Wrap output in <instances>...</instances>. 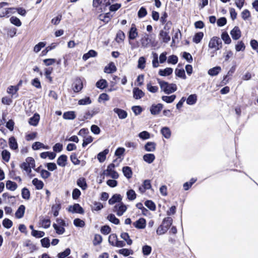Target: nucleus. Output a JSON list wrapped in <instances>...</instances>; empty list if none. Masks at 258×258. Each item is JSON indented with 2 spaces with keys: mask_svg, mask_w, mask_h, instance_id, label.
Listing matches in <instances>:
<instances>
[{
  "mask_svg": "<svg viewBox=\"0 0 258 258\" xmlns=\"http://www.w3.org/2000/svg\"><path fill=\"white\" fill-rule=\"evenodd\" d=\"M157 81L161 89L167 94L174 92L177 90V87L175 84H169L168 82L162 81L159 79H157Z\"/></svg>",
  "mask_w": 258,
  "mask_h": 258,
  "instance_id": "1",
  "label": "nucleus"
},
{
  "mask_svg": "<svg viewBox=\"0 0 258 258\" xmlns=\"http://www.w3.org/2000/svg\"><path fill=\"white\" fill-rule=\"evenodd\" d=\"M141 43L142 47L144 48H148L150 46L154 47L156 45L155 39L152 37V35L146 33L141 39Z\"/></svg>",
  "mask_w": 258,
  "mask_h": 258,
  "instance_id": "2",
  "label": "nucleus"
},
{
  "mask_svg": "<svg viewBox=\"0 0 258 258\" xmlns=\"http://www.w3.org/2000/svg\"><path fill=\"white\" fill-rule=\"evenodd\" d=\"M209 47L211 48H215V51L222 48V41L220 38L213 37L210 40Z\"/></svg>",
  "mask_w": 258,
  "mask_h": 258,
  "instance_id": "3",
  "label": "nucleus"
},
{
  "mask_svg": "<svg viewBox=\"0 0 258 258\" xmlns=\"http://www.w3.org/2000/svg\"><path fill=\"white\" fill-rule=\"evenodd\" d=\"M100 111V109L98 107L93 108L91 110H89L85 113V114L82 118V120L84 121L86 119H91L94 115L98 113Z\"/></svg>",
  "mask_w": 258,
  "mask_h": 258,
  "instance_id": "4",
  "label": "nucleus"
},
{
  "mask_svg": "<svg viewBox=\"0 0 258 258\" xmlns=\"http://www.w3.org/2000/svg\"><path fill=\"white\" fill-rule=\"evenodd\" d=\"M163 108V105L161 103L153 104L150 107V111L152 115H156L161 112Z\"/></svg>",
  "mask_w": 258,
  "mask_h": 258,
  "instance_id": "5",
  "label": "nucleus"
},
{
  "mask_svg": "<svg viewBox=\"0 0 258 258\" xmlns=\"http://www.w3.org/2000/svg\"><path fill=\"white\" fill-rule=\"evenodd\" d=\"M68 211L73 213H78L83 214L84 213V210L79 204H75L73 206L69 207Z\"/></svg>",
  "mask_w": 258,
  "mask_h": 258,
  "instance_id": "6",
  "label": "nucleus"
},
{
  "mask_svg": "<svg viewBox=\"0 0 258 258\" xmlns=\"http://www.w3.org/2000/svg\"><path fill=\"white\" fill-rule=\"evenodd\" d=\"M73 89L74 92H80L83 88V82L82 79L79 77L76 78L73 83Z\"/></svg>",
  "mask_w": 258,
  "mask_h": 258,
  "instance_id": "7",
  "label": "nucleus"
},
{
  "mask_svg": "<svg viewBox=\"0 0 258 258\" xmlns=\"http://www.w3.org/2000/svg\"><path fill=\"white\" fill-rule=\"evenodd\" d=\"M114 208L117 211V215L118 216H122L127 209L126 206L122 202H120L118 205H115Z\"/></svg>",
  "mask_w": 258,
  "mask_h": 258,
  "instance_id": "8",
  "label": "nucleus"
},
{
  "mask_svg": "<svg viewBox=\"0 0 258 258\" xmlns=\"http://www.w3.org/2000/svg\"><path fill=\"white\" fill-rule=\"evenodd\" d=\"M230 34L234 40H238L241 37V31L238 26H235L231 31Z\"/></svg>",
  "mask_w": 258,
  "mask_h": 258,
  "instance_id": "9",
  "label": "nucleus"
},
{
  "mask_svg": "<svg viewBox=\"0 0 258 258\" xmlns=\"http://www.w3.org/2000/svg\"><path fill=\"white\" fill-rule=\"evenodd\" d=\"M133 225L138 229H144L146 227V221L143 218H141L135 222L133 223Z\"/></svg>",
  "mask_w": 258,
  "mask_h": 258,
  "instance_id": "10",
  "label": "nucleus"
},
{
  "mask_svg": "<svg viewBox=\"0 0 258 258\" xmlns=\"http://www.w3.org/2000/svg\"><path fill=\"white\" fill-rule=\"evenodd\" d=\"M169 31H164L163 30L160 31L159 37L164 43H168L170 40V37L169 35Z\"/></svg>",
  "mask_w": 258,
  "mask_h": 258,
  "instance_id": "11",
  "label": "nucleus"
},
{
  "mask_svg": "<svg viewBox=\"0 0 258 258\" xmlns=\"http://www.w3.org/2000/svg\"><path fill=\"white\" fill-rule=\"evenodd\" d=\"M133 97L136 99H140L145 95V93L142 91V90L137 87L133 89Z\"/></svg>",
  "mask_w": 258,
  "mask_h": 258,
  "instance_id": "12",
  "label": "nucleus"
},
{
  "mask_svg": "<svg viewBox=\"0 0 258 258\" xmlns=\"http://www.w3.org/2000/svg\"><path fill=\"white\" fill-rule=\"evenodd\" d=\"M138 35L137 28L135 24H133L129 31L128 38L130 40L135 39Z\"/></svg>",
  "mask_w": 258,
  "mask_h": 258,
  "instance_id": "13",
  "label": "nucleus"
},
{
  "mask_svg": "<svg viewBox=\"0 0 258 258\" xmlns=\"http://www.w3.org/2000/svg\"><path fill=\"white\" fill-rule=\"evenodd\" d=\"M113 111L118 115L119 118L121 119L125 118L127 116L126 111L120 108H114Z\"/></svg>",
  "mask_w": 258,
  "mask_h": 258,
  "instance_id": "14",
  "label": "nucleus"
},
{
  "mask_svg": "<svg viewBox=\"0 0 258 258\" xmlns=\"http://www.w3.org/2000/svg\"><path fill=\"white\" fill-rule=\"evenodd\" d=\"M68 157L66 155H60L57 160V164L61 167H65L67 165Z\"/></svg>",
  "mask_w": 258,
  "mask_h": 258,
  "instance_id": "15",
  "label": "nucleus"
},
{
  "mask_svg": "<svg viewBox=\"0 0 258 258\" xmlns=\"http://www.w3.org/2000/svg\"><path fill=\"white\" fill-rule=\"evenodd\" d=\"M25 207L24 205H20L15 213V216L17 218L21 219L24 215Z\"/></svg>",
  "mask_w": 258,
  "mask_h": 258,
  "instance_id": "16",
  "label": "nucleus"
},
{
  "mask_svg": "<svg viewBox=\"0 0 258 258\" xmlns=\"http://www.w3.org/2000/svg\"><path fill=\"white\" fill-rule=\"evenodd\" d=\"M122 200V197L119 194H114L112 197L109 200L108 203L109 205H113L115 203H120Z\"/></svg>",
  "mask_w": 258,
  "mask_h": 258,
  "instance_id": "17",
  "label": "nucleus"
},
{
  "mask_svg": "<svg viewBox=\"0 0 258 258\" xmlns=\"http://www.w3.org/2000/svg\"><path fill=\"white\" fill-rule=\"evenodd\" d=\"M40 119V116L38 113H35L34 115L30 117L29 120V123L30 124L33 126L37 125L38 122Z\"/></svg>",
  "mask_w": 258,
  "mask_h": 258,
  "instance_id": "18",
  "label": "nucleus"
},
{
  "mask_svg": "<svg viewBox=\"0 0 258 258\" xmlns=\"http://www.w3.org/2000/svg\"><path fill=\"white\" fill-rule=\"evenodd\" d=\"M109 153V150L108 149H106L104 150L102 152L99 153L97 155V159L98 161L102 163L104 162L106 159V155Z\"/></svg>",
  "mask_w": 258,
  "mask_h": 258,
  "instance_id": "19",
  "label": "nucleus"
},
{
  "mask_svg": "<svg viewBox=\"0 0 258 258\" xmlns=\"http://www.w3.org/2000/svg\"><path fill=\"white\" fill-rule=\"evenodd\" d=\"M156 144L155 142H149L145 145V149L148 152H153L156 150Z\"/></svg>",
  "mask_w": 258,
  "mask_h": 258,
  "instance_id": "20",
  "label": "nucleus"
},
{
  "mask_svg": "<svg viewBox=\"0 0 258 258\" xmlns=\"http://www.w3.org/2000/svg\"><path fill=\"white\" fill-rule=\"evenodd\" d=\"M122 172L124 176L127 179L132 177L133 172L132 169L129 166H124L122 168Z\"/></svg>",
  "mask_w": 258,
  "mask_h": 258,
  "instance_id": "21",
  "label": "nucleus"
},
{
  "mask_svg": "<svg viewBox=\"0 0 258 258\" xmlns=\"http://www.w3.org/2000/svg\"><path fill=\"white\" fill-rule=\"evenodd\" d=\"M161 133L162 136L166 139H169L171 137V132L168 127H163L161 130Z\"/></svg>",
  "mask_w": 258,
  "mask_h": 258,
  "instance_id": "22",
  "label": "nucleus"
},
{
  "mask_svg": "<svg viewBox=\"0 0 258 258\" xmlns=\"http://www.w3.org/2000/svg\"><path fill=\"white\" fill-rule=\"evenodd\" d=\"M32 184L35 186V188L37 190H40L43 188L44 186L43 182L36 178L33 179Z\"/></svg>",
  "mask_w": 258,
  "mask_h": 258,
  "instance_id": "23",
  "label": "nucleus"
},
{
  "mask_svg": "<svg viewBox=\"0 0 258 258\" xmlns=\"http://www.w3.org/2000/svg\"><path fill=\"white\" fill-rule=\"evenodd\" d=\"M6 188L8 189L11 191L15 190L18 187L17 184L16 182L12 181L11 180H8L6 182Z\"/></svg>",
  "mask_w": 258,
  "mask_h": 258,
  "instance_id": "24",
  "label": "nucleus"
},
{
  "mask_svg": "<svg viewBox=\"0 0 258 258\" xmlns=\"http://www.w3.org/2000/svg\"><path fill=\"white\" fill-rule=\"evenodd\" d=\"M77 185L81 187L83 190H85L87 187V184L85 178L80 177L77 181Z\"/></svg>",
  "mask_w": 258,
  "mask_h": 258,
  "instance_id": "25",
  "label": "nucleus"
},
{
  "mask_svg": "<svg viewBox=\"0 0 258 258\" xmlns=\"http://www.w3.org/2000/svg\"><path fill=\"white\" fill-rule=\"evenodd\" d=\"M116 71V68L113 62H110L108 66H106L104 68V72L111 74L115 72Z\"/></svg>",
  "mask_w": 258,
  "mask_h": 258,
  "instance_id": "26",
  "label": "nucleus"
},
{
  "mask_svg": "<svg viewBox=\"0 0 258 258\" xmlns=\"http://www.w3.org/2000/svg\"><path fill=\"white\" fill-rule=\"evenodd\" d=\"M221 71V68L219 66H216L212 69H210L208 72V74L211 76H217Z\"/></svg>",
  "mask_w": 258,
  "mask_h": 258,
  "instance_id": "27",
  "label": "nucleus"
},
{
  "mask_svg": "<svg viewBox=\"0 0 258 258\" xmlns=\"http://www.w3.org/2000/svg\"><path fill=\"white\" fill-rule=\"evenodd\" d=\"M155 159V156L153 154H146L143 156V160L149 164L152 163Z\"/></svg>",
  "mask_w": 258,
  "mask_h": 258,
  "instance_id": "28",
  "label": "nucleus"
},
{
  "mask_svg": "<svg viewBox=\"0 0 258 258\" xmlns=\"http://www.w3.org/2000/svg\"><path fill=\"white\" fill-rule=\"evenodd\" d=\"M9 143L10 148L12 150H16L18 148V144L14 137H11L9 138Z\"/></svg>",
  "mask_w": 258,
  "mask_h": 258,
  "instance_id": "29",
  "label": "nucleus"
},
{
  "mask_svg": "<svg viewBox=\"0 0 258 258\" xmlns=\"http://www.w3.org/2000/svg\"><path fill=\"white\" fill-rule=\"evenodd\" d=\"M172 218L170 217H168L166 218H165L162 223V224L163 225V226L165 227V228L168 230L170 226L172 224Z\"/></svg>",
  "mask_w": 258,
  "mask_h": 258,
  "instance_id": "30",
  "label": "nucleus"
},
{
  "mask_svg": "<svg viewBox=\"0 0 258 258\" xmlns=\"http://www.w3.org/2000/svg\"><path fill=\"white\" fill-rule=\"evenodd\" d=\"M173 69L171 68H166L164 70H160L159 71V75L161 76H168L172 74Z\"/></svg>",
  "mask_w": 258,
  "mask_h": 258,
  "instance_id": "31",
  "label": "nucleus"
},
{
  "mask_svg": "<svg viewBox=\"0 0 258 258\" xmlns=\"http://www.w3.org/2000/svg\"><path fill=\"white\" fill-rule=\"evenodd\" d=\"M96 86L98 88L103 90L107 86V82L105 79H100L96 83Z\"/></svg>",
  "mask_w": 258,
  "mask_h": 258,
  "instance_id": "32",
  "label": "nucleus"
},
{
  "mask_svg": "<svg viewBox=\"0 0 258 258\" xmlns=\"http://www.w3.org/2000/svg\"><path fill=\"white\" fill-rule=\"evenodd\" d=\"M76 117L75 112L73 111L66 112L63 114V118L65 119L72 120L75 119Z\"/></svg>",
  "mask_w": 258,
  "mask_h": 258,
  "instance_id": "33",
  "label": "nucleus"
},
{
  "mask_svg": "<svg viewBox=\"0 0 258 258\" xmlns=\"http://www.w3.org/2000/svg\"><path fill=\"white\" fill-rule=\"evenodd\" d=\"M97 55V52L94 50H90L87 53L84 54L83 56V59L84 60H87L91 57H96Z\"/></svg>",
  "mask_w": 258,
  "mask_h": 258,
  "instance_id": "34",
  "label": "nucleus"
},
{
  "mask_svg": "<svg viewBox=\"0 0 258 258\" xmlns=\"http://www.w3.org/2000/svg\"><path fill=\"white\" fill-rule=\"evenodd\" d=\"M197 100V96L196 94L190 95L186 99V103L188 105L195 104Z\"/></svg>",
  "mask_w": 258,
  "mask_h": 258,
  "instance_id": "35",
  "label": "nucleus"
},
{
  "mask_svg": "<svg viewBox=\"0 0 258 258\" xmlns=\"http://www.w3.org/2000/svg\"><path fill=\"white\" fill-rule=\"evenodd\" d=\"M112 17V15L109 12L105 13L104 15L102 14L99 15L100 19L105 23H107Z\"/></svg>",
  "mask_w": 258,
  "mask_h": 258,
  "instance_id": "36",
  "label": "nucleus"
},
{
  "mask_svg": "<svg viewBox=\"0 0 258 258\" xmlns=\"http://www.w3.org/2000/svg\"><path fill=\"white\" fill-rule=\"evenodd\" d=\"M19 89V87L17 85L16 86H10L8 87L7 92L9 94H12V96L17 94V91Z\"/></svg>",
  "mask_w": 258,
  "mask_h": 258,
  "instance_id": "37",
  "label": "nucleus"
},
{
  "mask_svg": "<svg viewBox=\"0 0 258 258\" xmlns=\"http://www.w3.org/2000/svg\"><path fill=\"white\" fill-rule=\"evenodd\" d=\"M120 237L122 239H123L124 241L126 242V243L130 245L132 244L133 241L130 238L128 234L126 232H122L120 234Z\"/></svg>",
  "mask_w": 258,
  "mask_h": 258,
  "instance_id": "38",
  "label": "nucleus"
},
{
  "mask_svg": "<svg viewBox=\"0 0 258 258\" xmlns=\"http://www.w3.org/2000/svg\"><path fill=\"white\" fill-rule=\"evenodd\" d=\"M22 197L23 199L28 200L30 198V192L28 188L24 187L22 189Z\"/></svg>",
  "mask_w": 258,
  "mask_h": 258,
  "instance_id": "39",
  "label": "nucleus"
},
{
  "mask_svg": "<svg viewBox=\"0 0 258 258\" xmlns=\"http://www.w3.org/2000/svg\"><path fill=\"white\" fill-rule=\"evenodd\" d=\"M175 74L176 76L183 79H185L186 78L184 70L183 69H178V68H176L175 70Z\"/></svg>",
  "mask_w": 258,
  "mask_h": 258,
  "instance_id": "40",
  "label": "nucleus"
},
{
  "mask_svg": "<svg viewBox=\"0 0 258 258\" xmlns=\"http://www.w3.org/2000/svg\"><path fill=\"white\" fill-rule=\"evenodd\" d=\"M204 37V33L202 32H198L195 34L193 38V41L196 43H199L201 42Z\"/></svg>",
  "mask_w": 258,
  "mask_h": 258,
  "instance_id": "41",
  "label": "nucleus"
},
{
  "mask_svg": "<svg viewBox=\"0 0 258 258\" xmlns=\"http://www.w3.org/2000/svg\"><path fill=\"white\" fill-rule=\"evenodd\" d=\"M107 219L110 221L111 222V223L114 224H116V225H118L119 224V220L117 218L115 215L113 214H110L109 215H108L107 217Z\"/></svg>",
  "mask_w": 258,
  "mask_h": 258,
  "instance_id": "42",
  "label": "nucleus"
},
{
  "mask_svg": "<svg viewBox=\"0 0 258 258\" xmlns=\"http://www.w3.org/2000/svg\"><path fill=\"white\" fill-rule=\"evenodd\" d=\"M92 103L91 99L89 97H86L84 98L79 100L78 104L80 105H86L90 104Z\"/></svg>",
  "mask_w": 258,
  "mask_h": 258,
  "instance_id": "43",
  "label": "nucleus"
},
{
  "mask_svg": "<svg viewBox=\"0 0 258 258\" xmlns=\"http://www.w3.org/2000/svg\"><path fill=\"white\" fill-rule=\"evenodd\" d=\"M127 198L130 201L136 199L137 195L133 189H130L126 192Z\"/></svg>",
  "mask_w": 258,
  "mask_h": 258,
  "instance_id": "44",
  "label": "nucleus"
},
{
  "mask_svg": "<svg viewBox=\"0 0 258 258\" xmlns=\"http://www.w3.org/2000/svg\"><path fill=\"white\" fill-rule=\"evenodd\" d=\"M221 38L225 44H229L231 42V38L226 32H224L222 33L221 35Z\"/></svg>",
  "mask_w": 258,
  "mask_h": 258,
  "instance_id": "45",
  "label": "nucleus"
},
{
  "mask_svg": "<svg viewBox=\"0 0 258 258\" xmlns=\"http://www.w3.org/2000/svg\"><path fill=\"white\" fill-rule=\"evenodd\" d=\"M20 167L28 173V174H30L32 171L31 169L30 168V165H29V164L26 161L22 163L20 165Z\"/></svg>",
  "mask_w": 258,
  "mask_h": 258,
  "instance_id": "46",
  "label": "nucleus"
},
{
  "mask_svg": "<svg viewBox=\"0 0 258 258\" xmlns=\"http://www.w3.org/2000/svg\"><path fill=\"white\" fill-rule=\"evenodd\" d=\"M145 206L151 211L156 210V205L155 203L151 200H147L145 202Z\"/></svg>",
  "mask_w": 258,
  "mask_h": 258,
  "instance_id": "47",
  "label": "nucleus"
},
{
  "mask_svg": "<svg viewBox=\"0 0 258 258\" xmlns=\"http://www.w3.org/2000/svg\"><path fill=\"white\" fill-rule=\"evenodd\" d=\"M175 98L176 96L175 95H172L171 96H163L162 97V100L168 103H170L174 101Z\"/></svg>",
  "mask_w": 258,
  "mask_h": 258,
  "instance_id": "48",
  "label": "nucleus"
},
{
  "mask_svg": "<svg viewBox=\"0 0 258 258\" xmlns=\"http://www.w3.org/2000/svg\"><path fill=\"white\" fill-rule=\"evenodd\" d=\"M10 22L12 24L17 27H20L22 25V23L20 19L16 17L13 16L10 18Z\"/></svg>",
  "mask_w": 258,
  "mask_h": 258,
  "instance_id": "49",
  "label": "nucleus"
},
{
  "mask_svg": "<svg viewBox=\"0 0 258 258\" xmlns=\"http://www.w3.org/2000/svg\"><path fill=\"white\" fill-rule=\"evenodd\" d=\"M152 251L151 246L145 245L142 247V252L144 255H149Z\"/></svg>",
  "mask_w": 258,
  "mask_h": 258,
  "instance_id": "50",
  "label": "nucleus"
},
{
  "mask_svg": "<svg viewBox=\"0 0 258 258\" xmlns=\"http://www.w3.org/2000/svg\"><path fill=\"white\" fill-rule=\"evenodd\" d=\"M119 253L122 254L123 255L125 256H128L130 254H132L133 253V251L131 249H128L127 248H122L120 249L118 251Z\"/></svg>",
  "mask_w": 258,
  "mask_h": 258,
  "instance_id": "51",
  "label": "nucleus"
},
{
  "mask_svg": "<svg viewBox=\"0 0 258 258\" xmlns=\"http://www.w3.org/2000/svg\"><path fill=\"white\" fill-rule=\"evenodd\" d=\"M31 234L33 236L36 238H41L45 235V233L43 231L33 230L31 232Z\"/></svg>",
  "mask_w": 258,
  "mask_h": 258,
  "instance_id": "52",
  "label": "nucleus"
},
{
  "mask_svg": "<svg viewBox=\"0 0 258 258\" xmlns=\"http://www.w3.org/2000/svg\"><path fill=\"white\" fill-rule=\"evenodd\" d=\"M3 226L7 229L10 228L13 225V222L8 218H5L3 221Z\"/></svg>",
  "mask_w": 258,
  "mask_h": 258,
  "instance_id": "53",
  "label": "nucleus"
},
{
  "mask_svg": "<svg viewBox=\"0 0 258 258\" xmlns=\"http://www.w3.org/2000/svg\"><path fill=\"white\" fill-rule=\"evenodd\" d=\"M52 70L53 69L52 68H48L45 69V76L46 78L49 80L50 83L52 81V78L50 76V74L52 73Z\"/></svg>",
  "mask_w": 258,
  "mask_h": 258,
  "instance_id": "54",
  "label": "nucleus"
},
{
  "mask_svg": "<svg viewBox=\"0 0 258 258\" xmlns=\"http://www.w3.org/2000/svg\"><path fill=\"white\" fill-rule=\"evenodd\" d=\"M147 15V11L146 9L142 7L138 12V16L139 18H142L145 17Z\"/></svg>",
  "mask_w": 258,
  "mask_h": 258,
  "instance_id": "55",
  "label": "nucleus"
},
{
  "mask_svg": "<svg viewBox=\"0 0 258 258\" xmlns=\"http://www.w3.org/2000/svg\"><path fill=\"white\" fill-rule=\"evenodd\" d=\"M2 156L3 159L8 162L10 158V153L7 150H4L2 152Z\"/></svg>",
  "mask_w": 258,
  "mask_h": 258,
  "instance_id": "56",
  "label": "nucleus"
},
{
  "mask_svg": "<svg viewBox=\"0 0 258 258\" xmlns=\"http://www.w3.org/2000/svg\"><path fill=\"white\" fill-rule=\"evenodd\" d=\"M117 237L116 234H112L108 237V242L112 246H114V244L117 241Z\"/></svg>",
  "mask_w": 258,
  "mask_h": 258,
  "instance_id": "57",
  "label": "nucleus"
},
{
  "mask_svg": "<svg viewBox=\"0 0 258 258\" xmlns=\"http://www.w3.org/2000/svg\"><path fill=\"white\" fill-rule=\"evenodd\" d=\"M40 222L42 226L44 228H48L50 226V220L49 219H40Z\"/></svg>",
  "mask_w": 258,
  "mask_h": 258,
  "instance_id": "58",
  "label": "nucleus"
},
{
  "mask_svg": "<svg viewBox=\"0 0 258 258\" xmlns=\"http://www.w3.org/2000/svg\"><path fill=\"white\" fill-rule=\"evenodd\" d=\"M71 253V249L69 248H66L64 251L59 253L57 255L58 258H65Z\"/></svg>",
  "mask_w": 258,
  "mask_h": 258,
  "instance_id": "59",
  "label": "nucleus"
},
{
  "mask_svg": "<svg viewBox=\"0 0 258 258\" xmlns=\"http://www.w3.org/2000/svg\"><path fill=\"white\" fill-rule=\"evenodd\" d=\"M102 241V237L100 234H95L94 236V238L93 241V244L94 245H97L100 244Z\"/></svg>",
  "mask_w": 258,
  "mask_h": 258,
  "instance_id": "60",
  "label": "nucleus"
},
{
  "mask_svg": "<svg viewBox=\"0 0 258 258\" xmlns=\"http://www.w3.org/2000/svg\"><path fill=\"white\" fill-rule=\"evenodd\" d=\"M125 38V34L122 31H119L116 37V41L119 43L120 41H123Z\"/></svg>",
  "mask_w": 258,
  "mask_h": 258,
  "instance_id": "61",
  "label": "nucleus"
},
{
  "mask_svg": "<svg viewBox=\"0 0 258 258\" xmlns=\"http://www.w3.org/2000/svg\"><path fill=\"white\" fill-rule=\"evenodd\" d=\"M74 224L76 227H84L85 223L83 220L79 218H76L74 220Z\"/></svg>",
  "mask_w": 258,
  "mask_h": 258,
  "instance_id": "62",
  "label": "nucleus"
},
{
  "mask_svg": "<svg viewBox=\"0 0 258 258\" xmlns=\"http://www.w3.org/2000/svg\"><path fill=\"white\" fill-rule=\"evenodd\" d=\"M146 59L144 57H140L138 60V67L139 69H143L145 67Z\"/></svg>",
  "mask_w": 258,
  "mask_h": 258,
  "instance_id": "63",
  "label": "nucleus"
},
{
  "mask_svg": "<svg viewBox=\"0 0 258 258\" xmlns=\"http://www.w3.org/2000/svg\"><path fill=\"white\" fill-rule=\"evenodd\" d=\"M139 137L143 140H147L150 138V134L147 131H143L139 135Z\"/></svg>",
  "mask_w": 258,
  "mask_h": 258,
  "instance_id": "64",
  "label": "nucleus"
}]
</instances>
